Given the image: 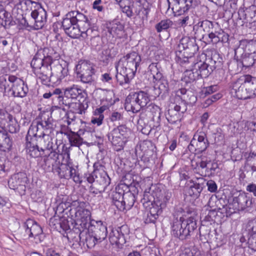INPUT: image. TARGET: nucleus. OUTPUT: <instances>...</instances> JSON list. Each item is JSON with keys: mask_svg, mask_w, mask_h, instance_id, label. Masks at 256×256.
<instances>
[{"mask_svg": "<svg viewBox=\"0 0 256 256\" xmlns=\"http://www.w3.org/2000/svg\"><path fill=\"white\" fill-rule=\"evenodd\" d=\"M171 197V194L165 190H156L152 192L146 190L143 194L141 202L149 211L145 218L146 224L154 223Z\"/></svg>", "mask_w": 256, "mask_h": 256, "instance_id": "nucleus-1", "label": "nucleus"}, {"mask_svg": "<svg viewBox=\"0 0 256 256\" xmlns=\"http://www.w3.org/2000/svg\"><path fill=\"white\" fill-rule=\"evenodd\" d=\"M195 34L200 40L216 44L228 41V34L221 28L218 22L205 20L199 21L194 27Z\"/></svg>", "mask_w": 256, "mask_h": 256, "instance_id": "nucleus-2", "label": "nucleus"}, {"mask_svg": "<svg viewBox=\"0 0 256 256\" xmlns=\"http://www.w3.org/2000/svg\"><path fill=\"white\" fill-rule=\"evenodd\" d=\"M52 121V118L49 115H42L40 120H37L36 126H34L36 132H34V134L30 136L34 138L35 144L42 152L53 150L54 144L48 135L53 129Z\"/></svg>", "mask_w": 256, "mask_h": 256, "instance_id": "nucleus-3", "label": "nucleus"}, {"mask_svg": "<svg viewBox=\"0 0 256 256\" xmlns=\"http://www.w3.org/2000/svg\"><path fill=\"white\" fill-rule=\"evenodd\" d=\"M140 62V56L132 52L124 56L116 64L118 73L120 72V74L116 77L120 85L129 82L130 78L134 76Z\"/></svg>", "mask_w": 256, "mask_h": 256, "instance_id": "nucleus-4", "label": "nucleus"}, {"mask_svg": "<svg viewBox=\"0 0 256 256\" xmlns=\"http://www.w3.org/2000/svg\"><path fill=\"white\" fill-rule=\"evenodd\" d=\"M232 90L238 99L246 100L256 96V78L243 76L233 86Z\"/></svg>", "mask_w": 256, "mask_h": 256, "instance_id": "nucleus-5", "label": "nucleus"}, {"mask_svg": "<svg viewBox=\"0 0 256 256\" xmlns=\"http://www.w3.org/2000/svg\"><path fill=\"white\" fill-rule=\"evenodd\" d=\"M196 220L190 217L184 220L182 217L174 218L172 224V234L180 240L188 239L196 229Z\"/></svg>", "mask_w": 256, "mask_h": 256, "instance_id": "nucleus-6", "label": "nucleus"}, {"mask_svg": "<svg viewBox=\"0 0 256 256\" xmlns=\"http://www.w3.org/2000/svg\"><path fill=\"white\" fill-rule=\"evenodd\" d=\"M130 130L124 125H120L109 132L107 136L117 152L122 150L125 144V140Z\"/></svg>", "mask_w": 256, "mask_h": 256, "instance_id": "nucleus-7", "label": "nucleus"}, {"mask_svg": "<svg viewBox=\"0 0 256 256\" xmlns=\"http://www.w3.org/2000/svg\"><path fill=\"white\" fill-rule=\"evenodd\" d=\"M198 47L196 40L188 36H182L180 38L179 43L178 45V51L182 54V56L186 60H184V62H189L188 60L192 61L194 59V54L198 50Z\"/></svg>", "mask_w": 256, "mask_h": 256, "instance_id": "nucleus-8", "label": "nucleus"}, {"mask_svg": "<svg viewBox=\"0 0 256 256\" xmlns=\"http://www.w3.org/2000/svg\"><path fill=\"white\" fill-rule=\"evenodd\" d=\"M160 66L158 62H152L148 68L153 78V82L157 86L162 94V97L168 95L169 86L168 80L160 72Z\"/></svg>", "mask_w": 256, "mask_h": 256, "instance_id": "nucleus-9", "label": "nucleus"}, {"mask_svg": "<svg viewBox=\"0 0 256 256\" xmlns=\"http://www.w3.org/2000/svg\"><path fill=\"white\" fill-rule=\"evenodd\" d=\"M52 171L54 173H57L60 178L66 179L72 178L73 180L78 184L82 182L81 178L76 170L68 164H59L53 168H48V172Z\"/></svg>", "mask_w": 256, "mask_h": 256, "instance_id": "nucleus-10", "label": "nucleus"}, {"mask_svg": "<svg viewBox=\"0 0 256 256\" xmlns=\"http://www.w3.org/2000/svg\"><path fill=\"white\" fill-rule=\"evenodd\" d=\"M209 144L206 134L204 132H197L191 140L188 148L190 152L200 154L204 152Z\"/></svg>", "mask_w": 256, "mask_h": 256, "instance_id": "nucleus-11", "label": "nucleus"}, {"mask_svg": "<svg viewBox=\"0 0 256 256\" xmlns=\"http://www.w3.org/2000/svg\"><path fill=\"white\" fill-rule=\"evenodd\" d=\"M186 110L187 107L184 101H180L178 104H173L169 106L168 112L166 115V118L170 124H176L181 120L182 114L186 112Z\"/></svg>", "mask_w": 256, "mask_h": 256, "instance_id": "nucleus-12", "label": "nucleus"}, {"mask_svg": "<svg viewBox=\"0 0 256 256\" xmlns=\"http://www.w3.org/2000/svg\"><path fill=\"white\" fill-rule=\"evenodd\" d=\"M67 64L64 61L62 63L52 58V66H50L52 83L59 84L60 82L68 74V69Z\"/></svg>", "mask_w": 256, "mask_h": 256, "instance_id": "nucleus-13", "label": "nucleus"}, {"mask_svg": "<svg viewBox=\"0 0 256 256\" xmlns=\"http://www.w3.org/2000/svg\"><path fill=\"white\" fill-rule=\"evenodd\" d=\"M28 2L36 5V8L31 12V16L34 20V28L36 30L41 29L44 26L47 21L46 12L40 4L31 0H28Z\"/></svg>", "mask_w": 256, "mask_h": 256, "instance_id": "nucleus-14", "label": "nucleus"}, {"mask_svg": "<svg viewBox=\"0 0 256 256\" xmlns=\"http://www.w3.org/2000/svg\"><path fill=\"white\" fill-rule=\"evenodd\" d=\"M67 16H69V18H64L62 22V26L66 32L73 24H76V22H78L79 25L82 28H86L88 26L86 23L84 22V14L78 11L70 12L67 14Z\"/></svg>", "mask_w": 256, "mask_h": 256, "instance_id": "nucleus-15", "label": "nucleus"}, {"mask_svg": "<svg viewBox=\"0 0 256 256\" xmlns=\"http://www.w3.org/2000/svg\"><path fill=\"white\" fill-rule=\"evenodd\" d=\"M77 76L82 82L86 84L93 80L92 76L94 74V68L92 64L87 62H82L76 66Z\"/></svg>", "mask_w": 256, "mask_h": 256, "instance_id": "nucleus-16", "label": "nucleus"}, {"mask_svg": "<svg viewBox=\"0 0 256 256\" xmlns=\"http://www.w3.org/2000/svg\"><path fill=\"white\" fill-rule=\"evenodd\" d=\"M9 82L11 84L10 90L14 96L24 98L28 92V89L24 82L16 76L9 77Z\"/></svg>", "mask_w": 256, "mask_h": 256, "instance_id": "nucleus-17", "label": "nucleus"}, {"mask_svg": "<svg viewBox=\"0 0 256 256\" xmlns=\"http://www.w3.org/2000/svg\"><path fill=\"white\" fill-rule=\"evenodd\" d=\"M168 9L172 8L175 15H181L194 5L193 0H167Z\"/></svg>", "mask_w": 256, "mask_h": 256, "instance_id": "nucleus-18", "label": "nucleus"}, {"mask_svg": "<svg viewBox=\"0 0 256 256\" xmlns=\"http://www.w3.org/2000/svg\"><path fill=\"white\" fill-rule=\"evenodd\" d=\"M24 230V236L25 238H36L42 233L41 226L34 220L28 219L23 224Z\"/></svg>", "mask_w": 256, "mask_h": 256, "instance_id": "nucleus-19", "label": "nucleus"}, {"mask_svg": "<svg viewBox=\"0 0 256 256\" xmlns=\"http://www.w3.org/2000/svg\"><path fill=\"white\" fill-rule=\"evenodd\" d=\"M34 132H35L34 127H30L29 128L26 138V148L27 154L30 157L37 158L41 155V150L39 148H38L36 144H35L34 138L30 137L34 134Z\"/></svg>", "mask_w": 256, "mask_h": 256, "instance_id": "nucleus-20", "label": "nucleus"}, {"mask_svg": "<svg viewBox=\"0 0 256 256\" xmlns=\"http://www.w3.org/2000/svg\"><path fill=\"white\" fill-rule=\"evenodd\" d=\"M127 229L126 226H122L116 228H112L110 234L109 240L112 244H116L118 247L126 243L124 237L125 231Z\"/></svg>", "mask_w": 256, "mask_h": 256, "instance_id": "nucleus-21", "label": "nucleus"}, {"mask_svg": "<svg viewBox=\"0 0 256 256\" xmlns=\"http://www.w3.org/2000/svg\"><path fill=\"white\" fill-rule=\"evenodd\" d=\"M96 181L94 186L100 187V191H104L106 187L110 184V179L106 172L102 170L101 171L96 170H94Z\"/></svg>", "mask_w": 256, "mask_h": 256, "instance_id": "nucleus-22", "label": "nucleus"}, {"mask_svg": "<svg viewBox=\"0 0 256 256\" xmlns=\"http://www.w3.org/2000/svg\"><path fill=\"white\" fill-rule=\"evenodd\" d=\"M242 52L250 54H256V42L246 40H240L238 48L235 50V54H236Z\"/></svg>", "mask_w": 256, "mask_h": 256, "instance_id": "nucleus-23", "label": "nucleus"}, {"mask_svg": "<svg viewBox=\"0 0 256 256\" xmlns=\"http://www.w3.org/2000/svg\"><path fill=\"white\" fill-rule=\"evenodd\" d=\"M134 92L130 93L125 100L124 108L128 112L136 113L140 111L139 106Z\"/></svg>", "mask_w": 256, "mask_h": 256, "instance_id": "nucleus-24", "label": "nucleus"}, {"mask_svg": "<svg viewBox=\"0 0 256 256\" xmlns=\"http://www.w3.org/2000/svg\"><path fill=\"white\" fill-rule=\"evenodd\" d=\"M194 70L197 71L199 76L207 78L213 71V68L206 62H198L193 65Z\"/></svg>", "mask_w": 256, "mask_h": 256, "instance_id": "nucleus-25", "label": "nucleus"}, {"mask_svg": "<svg viewBox=\"0 0 256 256\" xmlns=\"http://www.w3.org/2000/svg\"><path fill=\"white\" fill-rule=\"evenodd\" d=\"M90 210L81 207L78 208L76 212V216L80 218L82 222L80 225L86 228L92 225L90 224Z\"/></svg>", "mask_w": 256, "mask_h": 256, "instance_id": "nucleus-26", "label": "nucleus"}, {"mask_svg": "<svg viewBox=\"0 0 256 256\" xmlns=\"http://www.w3.org/2000/svg\"><path fill=\"white\" fill-rule=\"evenodd\" d=\"M55 146H53V150L51 149L50 153L46 154V155L48 154L47 157L44 158V162L45 163L46 166H47L48 168H44V169L46 171L48 168H55L58 164H60V162L57 163V161L58 159V154L56 152L55 148L54 147Z\"/></svg>", "mask_w": 256, "mask_h": 256, "instance_id": "nucleus-27", "label": "nucleus"}, {"mask_svg": "<svg viewBox=\"0 0 256 256\" xmlns=\"http://www.w3.org/2000/svg\"><path fill=\"white\" fill-rule=\"evenodd\" d=\"M88 229V232H92L99 242L104 240L106 237L107 229L104 225L101 224L96 226L92 224Z\"/></svg>", "mask_w": 256, "mask_h": 256, "instance_id": "nucleus-28", "label": "nucleus"}, {"mask_svg": "<svg viewBox=\"0 0 256 256\" xmlns=\"http://www.w3.org/2000/svg\"><path fill=\"white\" fill-rule=\"evenodd\" d=\"M248 228L250 234L248 242L249 248L252 250H256V218L248 222Z\"/></svg>", "mask_w": 256, "mask_h": 256, "instance_id": "nucleus-29", "label": "nucleus"}, {"mask_svg": "<svg viewBox=\"0 0 256 256\" xmlns=\"http://www.w3.org/2000/svg\"><path fill=\"white\" fill-rule=\"evenodd\" d=\"M84 19L85 20L84 21V22L86 23L87 25H88V18L85 15ZM78 22H76V24H73L70 29H68V30H66V33L70 37L72 38H78L80 36V32H84L83 30H85V29L88 26H87L86 28H82L80 26Z\"/></svg>", "mask_w": 256, "mask_h": 256, "instance_id": "nucleus-30", "label": "nucleus"}, {"mask_svg": "<svg viewBox=\"0 0 256 256\" xmlns=\"http://www.w3.org/2000/svg\"><path fill=\"white\" fill-rule=\"evenodd\" d=\"M232 201L239 210H244L252 204V202L244 194H240L238 196L234 197Z\"/></svg>", "mask_w": 256, "mask_h": 256, "instance_id": "nucleus-31", "label": "nucleus"}, {"mask_svg": "<svg viewBox=\"0 0 256 256\" xmlns=\"http://www.w3.org/2000/svg\"><path fill=\"white\" fill-rule=\"evenodd\" d=\"M27 180V178L25 174L20 172L13 175L10 180L8 184L12 185L13 189L18 188V186H24Z\"/></svg>", "mask_w": 256, "mask_h": 256, "instance_id": "nucleus-32", "label": "nucleus"}, {"mask_svg": "<svg viewBox=\"0 0 256 256\" xmlns=\"http://www.w3.org/2000/svg\"><path fill=\"white\" fill-rule=\"evenodd\" d=\"M80 238L82 241H84L88 248H93L97 243H99L96 237L91 232H80L79 235Z\"/></svg>", "mask_w": 256, "mask_h": 256, "instance_id": "nucleus-33", "label": "nucleus"}, {"mask_svg": "<svg viewBox=\"0 0 256 256\" xmlns=\"http://www.w3.org/2000/svg\"><path fill=\"white\" fill-rule=\"evenodd\" d=\"M134 94L136 95L135 96L136 98V99L139 106H140V110L142 108L146 107V106L150 103V94L147 92L143 90H140L134 92Z\"/></svg>", "mask_w": 256, "mask_h": 256, "instance_id": "nucleus-34", "label": "nucleus"}, {"mask_svg": "<svg viewBox=\"0 0 256 256\" xmlns=\"http://www.w3.org/2000/svg\"><path fill=\"white\" fill-rule=\"evenodd\" d=\"M146 108L147 111L150 112L152 114L153 120L156 122L155 126H158L160 125V122L161 109L160 108L151 102L147 105Z\"/></svg>", "mask_w": 256, "mask_h": 256, "instance_id": "nucleus-35", "label": "nucleus"}, {"mask_svg": "<svg viewBox=\"0 0 256 256\" xmlns=\"http://www.w3.org/2000/svg\"><path fill=\"white\" fill-rule=\"evenodd\" d=\"M68 106L70 109L72 115L74 113L82 114L84 113L85 110L88 108V104L87 102L84 101L82 102H72L70 100V104H68Z\"/></svg>", "mask_w": 256, "mask_h": 256, "instance_id": "nucleus-36", "label": "nucleus"}, {"mask_svg": "<svg viewBox=\"0 0 256 256\" xmlns=\"http://www.w3.org/2000/svg\"><path fill=\"white\" fill-rule=\"evenodd\" d=\"M82 94V90L78 88V86L73 85L72 86L68 87L64 89V94L66 98L70 100L76 99V98Z\"/></svg>", "mask_w": 256, "mask_h": 256, "instance_id": "nucleus-37", "label": "nucleus"}, {"mask_svg": "<svg viewBox=\"0 0 256 256\" xmlns=\"http://www.w3.org/2000/svg\"><path fill=\"white\" fill-rule=\"evenodd\" d=\"M104 100L106 102H108V104H107V105L104 104V106L98 108H96L94 112V117L101 118L102 120H103L104 118V112L108 108L109 106L113 104L114 102V100L112 102V100L111 98H108L107 97L106 98H103L102 99H101L102 102H104Z\"/></svg>", "mask_w": 256, "mask_h": 256, "instance_id": "nucleus-38", "label": "nucleus"}, {"mask_svg": "<svg viewBox=\"0 0 256 256\" xmlns=\"http://www.w3.org/2000/svg\"><path fill=\"white\" fill-rule=\"evenodd\" d=\"M46 56H42L40 52H38L32 58L30 65L33 68L34 72L36 70H38L46 64Z\"/></svg>", "mask_w": 256, "mask_h": 256, "instance_id": "nucleus-39", "label": "nucleus"}, {"mask_svg": "<svg viewBox=\"0 0 256 256\" xmlns=\"http://www.w3.org/2000/svg\"><path fill=\"white\" fill-rule=\"evenodd\" d=\"M136 200L134 194L130 192L123 193L122 204L124 210H130L134 206Z\"/></svg>", "mask_w": 256, "mask_h": 256, "instance_id": "nucleus-40", "label": "nucleus"}, {"mask_svg": "<svg viewBox=\"0 0 256 256\" xmlns=\"http://www.w3.org/2000/svg\"><path fill=\"white\" fill-rule=\"evenodd\" d=\"M241 60L243 66L248 68L252 66L256 60V54H250L242 52L241 54Z\"/></svg>", "mask_w": 256, "mask_h": 256, "instance_id": "nucleus-41", "label": "nucleus"}, {"mask_svg": "<svg viewBox=\"0 0 256 256\" xmlns=\"http://www.w3.org/2000/svg\"><path fill=\"white\" fill-rule=\"evenodd\" d=\"M199 77L197 71L194 70V68L190 70H187L184 72V80L186 83H190L196 80Z\"/></svg>", "mask_w": 256, "mask_h": 256, "instance_id": "nucleus-42", "label": "nucleus"}, {"mask_svg": "<svg viewBox=\"0 0 256 256\" xmlns=\"http://www.w3.org/2000/svg\"><path fill=\"white\" fill-rule=\"evenodd\" d=\"M118 4L124 13H125L129 18L132 16L133 12L130 0H120Z\"/></svg>", "mask_w": 256, "mask_h": 256, "instance_id": "nucleus-43", "label": "nucleus"}, {"mask_svg": "<svg viewBox=\"0 0 256 256\" xmlns=\"http://www.w3.org/2000/svg\"><path fill=\"white\" fill-rule=\"evenodd\" d=\"M46 64L38 70H36L35 74H51L50 66H52V56H46Z\"/></svg>", "mask_w": 256, "mask_h": 256, "instance_id": "nucleus-44", "label": "nucleus"}, {"mask_svg": "<svg viewBox=\"0 0 256 256\" xmlns=\"http://www.w3.org/2000/svg\"><path fill=\"white\" fill-rule=\"evenodd\" d=\"M202 190V187L198 183H192L188 190V194L194 198L199 196Z\"/></svg>", "mask_w": 256, "mask_h": 256, "instance_id": "nucleus-45", "label": "nucleus"}, {"mask_svg": "<svg viewBox=\"0 0 256 256\" xmlns=\"http://www.w3.org/2000/svg\"><path fill=\"white\" fill-rule=\"evenodd\" d=\"M68 136L72 146H79L82 144V138L76 132H71Z\"/></svg>", "mask_w": 256, "mask_h": 256, "instance_id": "nucleus-46", "label": "nucleus"}, {"mask_svg": "<svg viewBox=\"0 0 256 256\" xmlns=\"http://www.w3.org/2000/svg\"><path fill=\"white\" fill-rule=\"evenodd\" d=\"M173 25L172 22L170 19L162 20L157 24L156 26V29L157 32H160L162 30H166Z\"/></svg>", "mask_w": 256, "mask_h": 256, "instance_id": "nucleus-47", "label": "nucleus"}, {"mask_svg": "<svg viewBox=\"0 0 256 256\" xmlns=\"http://www.w3.org/2000/svg\"><path fill=\"white\" fill-rule=\"evenodd\" d=\"M123 200V194L120 192H115L113 194V203L120 210H124V207L122 204V201Z\"/></svg>", "mask_w": 256, "mask_h": 256, "instance_id": "nucleus-48", "label": "nucleus"}, {"mask_svg": "<svg viewBox=\"0 0 256 256\" xmlns=\"http://www.w3.org/2000/svg\"><path fill=\"white\" fill-rule=\"evenodd\" d=\"M12 146V142L8 136H6L0 142V148L4 152L9 151Z\"/></svg>", "mask_w": 256, "mask_h": 256, "instance_id": "nucleus-49", "label": "nucleus"}, {"mask_svg": "<svg viewBox=\"0 0 256 256\" xmlns=\"http://www.w3.org/2000/svg\"><path fill=\"white\" fill-rule=\"evenodd\" d=\"M218 168V166L217 162L210 161V166L206 170V176H214L216 172V170Z\"/></svg>", "mask_w": 256, "mask_h": 256, "instance_id": "nucleus-50", "label": "nucleus"}, {"mask_svg": "<svg viewBox=\"0 0 256 256\" xmlns=\"http://www.w3.org/2000/svg\"><path fill=\"white\" fill-rule=\"evenodd\" d=\"M200 252L196 248H185L180 254V256H200Z\"/></svg>", "mask_w": 256, "mask_h": 256, "instance_id": "nucleus-51", "label": "nucleus"}, {"mask_svg": "<svg viewBox=\"0 0 256 256\" xmlns=\"http://www.w3.org/2000/svg\"><path fill=\"white\" fill-rule=\"evenodd\" d=\"M224 208L227 217L230 216L232 214L236 213L237 211H240L237 209V207L233 201L232 202L226 205Z\"/></svg>", "mask_w": 256, "mask_h": 256, "instance_id": "nucleus-52", "label": "nucleus"}, {"mask_svg": "<svg viewBox=\"0 0 256 256\" xmlns=\"http://www.w3.org/2000/svg\"><path fill=\"white\" fill-rule=\"evenodd\" d=\"M10 76H15L6 74L0 77V86L2 88L6 90L8 88L11 87V84L9 82V77Z\"/></svg>", "mask_w": 256, "mask_h": 256, "instance_id": "nucleus-53", "label": "nucleus"}, {"mask_svg": "<svg viewBox=\"0 0 256 256\" xmlns=\"http://www.w3.org/2000/svg\"><path fill=\"white\" fill-rule=\"evenodd\" d=\"M64 93L61 94V95L59 96L57 101L55 102L54 104H57V106L60 107L61 106H68L70 104V100L67 98H66L65 96H63Z\"/></svg>", "mask_w": 256, "mask_h": 256, "instance_id": "nucleus-54", "label": "nucleus"}, {"mask_svg": "<svg viewBox=\"0 0 256 256\" xmlns=\"http://www.w3.org/2000/svg\"><path fill=\"white\" fill-rule=\"evenodd\" d=\"M38 78L41 80L42 82L45 85H49L50 82H52V76L51 74H40L38 73L36 74Z\"/></svg>", "mask_w": 256, "mask_h": 256, "instance_id": "nucleus-55", "label": "nucleus"}, {"mask_svg": "<svg viewBox=\"0 0 256 256\" xmlns=\"http://www.w3.org/2000/svg\"><path fill=\"white\" fill-rule=\"evenodd\" d=\"M188 98H186L185 96H184V99L182 101H184L186 102V104H195L197 100L196 96L192 92H188L187 94Z\"/></svg>", "mask_w": 256, "mask_h": 256, "instance_id": "nucleus-56", "label": "nucleus"}, {"mask_svg": "<svg viewBox=\"0 0 256 256\" xmlns=\"http://www.w3.org/2000/svg\"><path fill=\"white\" fill-rule=\"evenodd\" d=\"M217 86H211L206 88H204L202 90V96L204 95V96H206L209 94H212L214 92H215L217 90Z\"/></svg>", "mask_w": 256, "mask_h": 256, "instance_id": "nucleus-57", "label": "nucleus"}, {"mask_svg": "<svg viewBox=\"0 0 256 256\" xmlns=\"http://www.w3.org/2000/svg\"><path fill=\"white\" fill-rule=\"evenodd\" d=\"M122 25L114 24L109 30V32L112 35H118L122 32Z\"/></svg>", "mask_w": 256, "mask_h": 256, "instance_id": "nucleus-58", "label": "nucleus"}, {"mask_svg": "<svg viewBox=\"0 0 256 256\" xmlns=\"http://www.w3.org/2000/svg\"><path fill=\"white\" fill-rule=\"evenodd\" d=\"M8 131L12 134L16 133L19 130V126L17 121L8 123Z\"/></svg>", "mask_w": 256, "mask_h": 256, "instance_id": "nucleus-59", "label": "nucleus"}, {"mask_svg": "<svg viewBox=\"0 0 256 256\" xmlns=\"http://www.w3.org/2000/svg\"><path fill=\"white\" fill-rule=\"evenodd\" d=\"M149 92L150 96H151L154 98H157L160 95L162 96V94L155 84L152 88L149 90Z\"/></svg>", "mask_w": 256, "mask_h": 256, "instance_id": "nucleus-60", "label": "nucleus"}, {"mask_svg": "<svg viewBox=\"0 0 256 256\" xmlns=\"http://www.w3.org/2000/svg\"><path fill=\"white\" fill-rule=\"evenodd\" d=\"M104 2L102 0H96L92 4V8L98 12H102L104 9Z\"/></svg>", "mask_w": 256, "mask_h": 256, "instance_id": "nucleus-61", "label": "nucleus"}, {"mask_svg": "<svg viewBox=\"0 0 256 256\" xmlns=\"http://www.w3.org/2000/svg\"><path fill=\"white\" fill-rule=\"evenodd\" d=\"M206 185L208 186V191L212 192H214L216 191L217 185L214 180H208L206 183Z\"/></svg>", "mask_w": 256, "mask_h": 256, "instance_id": "nucleus-62", "label": "nucleus"}, {"mask_svg": "<svg viewBox=\"0 0 256 256\" xmlns=\"http://www.w3.org/2000/svg\"><path fill=\"white\" fill-rule=\"evenodd\" d=\"M122 118V116L121 114L117 112H112L110 116V119L112 122L120 120Z\"/></svg>", "mask_w": 256, "mask_h": 256, "instance_id": "nucleus-63", "label": "nucleus"}, {"mask_svg": "<svg viewBox=\"0 0 256 256\" xmlns=\"http://www.w3.org/2000/svg\"><path fill=\"white\" fill-rule=\"evenodd\" d=\"M100 80L103 82L110 83L112 81V76L110 73H104L102 75Z\"/></svg>", "mask_w": 256, "mask_h": 256, "instance_id": "nucleus-64", "label": "nucleus"}]
</instances>
